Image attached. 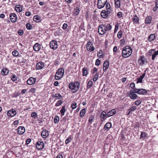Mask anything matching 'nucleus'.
Wrapping results in <instances>:
<instances>
[{
	"label": "nucleus",
	"mask_w": 158,
	"mask_h": 158,
	"mask_svg": "<svg viewBox=\"0 0 158 158\" xmlns=\"http://www.w3.org/2000/svg\"><path fill=\"white\" fill-rule=\"evenodd\" d=\"M50 48L53 49H56L57 48V42L55 40L52 41L50 43Z\"/></svg>",
	"instance_id": "nucleus-8"
},
{
	"label": "nucleus",
	"mask_w": 158,
	"mask_h": 158,
	"mask_svg": "<svg viewBox=\"0 0 158 158\" xmlns=\"http://www.w3.org/2000/svg\"><path fill=\"white\" fill-rule=\"evenodd\" d=\"M41 45L38 43H35L33 46V49L36 51H39L41 48Z\"/></svg>",
	"instance_id": "nucleus-18"
},
{
	"label": "nucleus",
	"mask_w": 158,
	"mask_h": 158,
	"mask_svg": "<svg viewBox=\"0 0 158 158\" xmlns=\"http://www.w3.org/2000/svg\"><path fill=\"white\" fill-rule=\"evenodd\" d=\"M136 107L135 106H133L131 107V108L129 109L127 112V114L129 115L131 111H134L136 109Z\"/></svg>",
	"instance_id": "nucleus-20"
},
{
	"label": "nucleus",
	"mask_w": 158,
	"mask_h": 158,
	"mask_svg": "<svg viewBox=\"0 0 158 158\" xmlns=\"http://www.w3.org/2000/svg\"><path fill=\"white\" fill-rule=\"evenodd\" d=\"M35 78L31 77L27 80V83L29 85H32L35 83Z\"/></svg>",
	"instance_id": "nucleus-15"
},
{
	"label": "nucleus",
	"mask_w": 158,
	"mask_h": 158,
	"mask_svg": "<svg viewBox=\"0 0 158 158\" xmlns=\"http://www.w3.org/2000/svg\"><path fill=\"white\" fill-rule=\"evenodd\" d=\"M120 0L114 1L115 2V6L116 8H119L120 7Z\"/></svg>",
	"instance_id": "nucleus-32"
},
{
	"label": "nucleus",
	"mask_w": 158,
	"mask_h": 158,
	"mask_svg": "<svg viewBox=\"0 0 158 158\" xmlns=\"http://www.w3.org/2000/svg\"><path fill=\"white\" fill-rule=\"evenodd\" d=\"M147 134L145 132H141V135L140 136V138H145L147 136Z\"/></svg>",
	"instance_id": "nucleus-42"
},
{
	"label": "nucleus",
	"mask_w": 158,
	"mask_h": 158,
	"mask_svg": "<svg viewBox=\"0 0 158 158\" xmlns=\"http://www.w3.org/2000/svg\"><path fill=\"white\" fill-rule=\"evenodd\" d=\"M18 131V133L19 135H22L25 132V128L22 126L19 127L18 129H16Z\"/></svg>",
	"instance_id": "nucleus-9"
},
{
	"label": "nucleus",
	"mask_w": 158,
	"mask_h": 158,
	"mask_svg": "<svg viewBox=\"0 0 158 158\" xmlns=\"http://www.w3.org/2000/svg\"><path fill=\"white\" fill-rule=\"evenodd\" d=\"M59 117L57 116H55L54 119V123H55L56 124L58 123V122L59 121Z\"/></svg>",
	"instance_id": "nucleus-44"
},
{
	"label": "nucleus",
	"mask_w": 158,
	"mask_h": 158,
	"mask_svg": "<svg viewBox=\"0 0 158 158\" xmlns=\"http://www.w3.org/2000/svg\"><path fill=\"white\" fill-rule=\"evenodd\" d=\"M64 71L63 68H60L58 69L57 71L55 76V78L56 77L57 75H58L59 76V77H62L64 74Z\"/></svg>",
	"instance_id": "nucleus-6"
},
{
	"label": "nucleus",
	"mask_w": 158,
	"mask_h": 158,
	"mask_svg": "<svg viewBox=\"0 0 158 158\" xmlns=\"http://www.w3.org/2000/svg\"><path fill=\"white\" fill-rule=\"evenodd\" d=\"M68 27V25L67 23H64L63 26L62 28L64 30L66 29Z\"/></svg>",
	"instance_id": "nucleus-59"
},
{
	"label": "nucleus",
	"mask_w": 158,
	"mask_h": 158,
	"mask_svg": "<svg viewBox=\"0 0 158 158\" xmlns=\"http://www.w3.org/2000/svg\"><path fill=\"white\" fill-rule=\"evenodd\" d=\"M147 59L145 58L144 56H142L140 57L138 61L140 65H143L144 64L145 62H147Z\"/></svg>",
	"instance_id": "nucleus-10"
},
{
	"label": "nucleus",
	"mask_w": 158,
	"mask_h": 158,
	"mask_svg": "<svg viewBox=\"0 0 158 158\" xmlns=\"http://www.w3.org/2000/svg\"><path fill=\"white\" fill-rule=\"evenodd\" d=\"M141 103V100H138L136 101L135 102V103L136 105L137 106H138L139 105H140Z\"/></svg>",
	"instance_id": "nucleus-56"
},
{
	"label": "nucleus",
	"mask_w": 158,
	"mask_h": 158,
	"mask_svg": "<svg viewBox=\"0 0 158 158\" xmlns=\"http://www.w3.org/2000/svg\"><path fill=\"white\" fill-rule=\"evenodd\" d=\"M33 20L34 21L39 22L41 21L40 18L38 15H35L33 17Z\"/></svg>",
	"instance_id": "nucleus-28"
},
{
	"label": "nucleus",
	"mask_w": 158,
	"mask_h": 158,
	"mask_svg": "<svg viewBox=\"0 0 158 158\" xmlns=\"http://www.w3.org/2000/svg\"><path fill=\"white\" fill-rule=\"evenodd\" d=\"M151 51L154 52V53L153 54L155 56H156L158 54V50L156 52H154L155 50L154 49H152L151 50Z\"/></svg>",
	"instance_id": "nucleus-60"
},
{
	"label": "nucleus",
	"mask_w": 158,
	"mask_h": 158,
	"mask_svg": "<svg viewBox=\"0 0 158 158\" xmlns=\"http://www.w3.org/2000/svg\"><path fill=\"white\" fill-rule=\"evenodd\" d=\"M10 19L11 21L14 23L16 22L17 18L16 15L15 13H11L10 15Z\"/></svg>",
	"instance_id": "nucleus-12"
},
{
	"label": "nucleus",
	"mask_w": 158,
	"mask_h": 158,
	"mask_svg": "<svg viewBox=\"0 0 158 158\" xmlns=\"http://www.w3.org/2000/svg\"><path fill=\"white\" fill-rule=\"evenodd\" d=\"M101 25L99 26L98 31L99 34L101 35H103L106 32L104 30V29L102 27H101Z\"/></svg>",
	"instance_id": "nucleus-16"
},
{
	"label": "nucleus",
	"mask_w": 158,
	"mask_h": 158,
	"mask_svg": "<svg viewBox=\"0 0 158 158\" xmlns=\"http://www.w3.org/2000/svg\"><path fill=\"white\" fill-rule=\"evenodd\" d=\"M44 63L41 62L38 63L36 64V67L38 69H42L44 66Z\"/></svg>",
	"instance_id": "nucleus-27"
},
{
	"label": "nucleus",
	"mask_w": 158,
	"mask_h": 158,
	"mask_svg": "<svg viewBox=\"0 0 158 158\" xmlns=\"http://www.w3.org/2000/svg\"><path fill=\"white\" fill-rule=\"evenodd\" d=\"M49 132L46 130L44 129L43 130L41 133L42 137L43 138H46L49 135Z\"/></svg>",
	"instance_id": "nucleus-13"
},
{
	"label": "nucleus",
	"mask_w": 158,
	"mask_h": 158,
	"mask_svg": "<svg viewBox=\"0 0 158 158\" xmlns=\"http://www.w3.org/2000/svg\"><path fill=\"white\" fill-rule=\"evenodd\" d=\"M85 108H84L82 109L80 111V115L81 117L84 116V114H85Z\"/></svg>",
	"instance_id": "nucleus-35"
},
{
	"label": "nucleus",
	"mask_w": 158,
	"mask_h": 158,
	"mask_svg": "<svg viewBox=\"0 0 158 158\" xmlns=\"http://www.w3.org/2000/svg\"><path fill=\"white\" fill-rule=\"evenodd\" d=\"M117 16L118 18L121 17L122 16V14L121 12H119L117 14Z\"/></svg>",
	"instance_id": "nucleus-58"
},
{
	"label": "nucleus",
	"mask_w": 158,
	"mask_h": 158,
	"mask_svg": "<svg viewBox=\"0 0 158 158\" xmlns=\"http://www.w3.org/2000/svg\"><path fill=\"white\" fill-rule=\"evenodd\" d=\"M111 126L112 125L110 123H107L104 126L103 130H104V131L106 130H108L111 127Z\"/></svg>",
	"instance_id": "nucleus-19"
},
{
	"label": "nucleus",
	"mask_w": 158,
	"mask_h": 158,
	"mask_svg": "<svg viewBox=\"0 0 158 158\" xmlns=\"http://www.w3.org/2000/svg\"><path fill=\"white\" fill-rule=\"evenodd\" d=\"M20 5H16L15 7V10L17 12H21L22 11V7Z\"/></svg>",
	"instance_id": "nucleus-24"
},
{
	"label": "nucleus",
	"mask_w": 158,
	"mask_h": 158,
	"mask_svg": "<svg viewBox=\"0 0 158 158\" xmlns=\"http://www.w3.org/2000/svg\"><path fill=\"white\" fill-rule=\"evenodd\" d=\"M9 72V70L7 69H2L1 73L3 75H6Z\"/></svg>",
	"instance_id": "nucleus-29"
},
{
	"label": "nucleus",
	"mask_w": 158,
	"mask_h": 158,
	"mask_svg": "<svg viewBox=\"0 0 158 158\" xmlns=\"http://www.w3.org/2000/svg\"><path fill=\"white\" fill-rule=\"evenodd\" d=\"M18 33L19 35H22L23 33V31L22 29H19L18 31Z\"/></svg>",
	"instance_id": "nucleus-52"
},
{
	"label": "nucleus",
	"mask_w": 158,
	"mask_h": 158,
	"mask_svg": "<svg viewBox=\"0 0 158 158\" xmlns=\"http://www.w3.org/2000/svg\"><path fill=\"white\" fill-rule=\"evenodd\" d=\"M72 140V137L71 136H69L66 140L65 143L66 144L69 143Z\"/></svg>",
	"instance_id": "nucleus-36"
},
{
	"label": "nucleus",
	"mask_w": 158,
	"mask_h": 158,
	"mask_svg": "<svg viewBox=\"0 0 158 158\" xmlns=\"http://www.w3.org/2000/svg\"><path fill=\"white\" fill-rule=\"evenodd\" d=\"M155 38V35L154 34L150 35L148 37V40L149 42L153 41Z\"/></svg>",
	"instance_id": "nucleus-26"
},
{
	"label": "nucleus",
	"mask_w": 158,
	"mask_h": 158,
	"mask_svg": "<svg viewBox=\"0 0 158 158\" xmlns=\"http://www.w3.org/2000/svg\"><path fill=\"white\" fill-rule=\"evenodd\" d=\"M101 16L103 18H106L108 16L107 14L106 13V10H102L101 13Z\"/></svg>",
	"instance_id": "nucleus-25"
},
{
	"label": "nucleus",
	"mask_w": 158,
	"mask_h": 158,
	"mask_svg": "<svg viewBox=\"0 0 158 158\" xmlns=\"http://www.w3.org/2000/svg\"><path fill=\"white\" fill-rule=\"evenodd\" d=\"M100 64V60L98 59H97L96 60L95 65L98 66Z\"/></svg>",
	"instance_id": "nucleus-57"
},
{
	"label": "nucleus",
	"mask_w": 158,
	"mask_h": 158,
	"mask_svg": "<svg viewBox=\"0 0 158 158\" xmlns=\"http://www.w3.org/2000/svg\"><path fill=\"white\" fill-rule=\"evenodd\" d=\"M88 73V69L86 67H84L83 69L82 74L83 76H86Z\"/></svg>",
	"instance_id": "nucleus-31"
},
{
	"label": "nucleus",
	"mask_w": 158,
	"mask_h": 158,
	"mask_svg": "<svg viewBox=\"0 0 158 158\" xmlns=\"http://www.w3.org/2000/svg\"><path fill=\"white\" fill-rule=\"evenodd\" d=\"M55 97L56 99H60L62 98L63 97L59 93L55 94Z\"/></svg>",
	"instance_id": "nucleus-34"
},
{
	"label": "nucleus",
	"mask_w": 158,
	"mask_h": 158,
	"mask_svg": "<svg viewBox=\"0 0 158 158\" xmlns=\"http://www.w3.org/2000/svg\"><path fill=\"white\" fill-rule=\"evenodd\" d=\"M116 112V110L115 109H112L107 113V115L108 116V117L112 116Z\"/></svg>",
	"instance_id": "nucleus-21"
},
{
	"label": "nucleus",
	"mask_w": 158,
	"mask_h": 158,
	"mask_svg": "<svg viewBox=\"0 0 158 158\" xmlns=\"http://www.w3.org/2000/svg\"><path fill=\"white\" fill-rule=\"evenodd\" d=\"M26 27L27 29L30 30L32 29V26L29 23H27L26 25Z\"/></svg>",
	"instance_id": "nucleus-41"
},
{
	"label": "nucleus",
	"mask_w": 158,
	"mask_h": 158,
	"mask_svg": "<svg viewBox=\"0 0 158 158\" xmlns=\"http://www.w3.org/2000/svg\"><path fill=\"white\" fill-rule=\"evenodd\" d=\"M94 119V117L93 115H91L89 118V123L90 124H92L93 120Z\"/></svg>",
	"instance_id": "nucleus-40"
},
{
	"label": "nucleus",
	"mask_w": 158,
	"mask_h": 158,
	"mask_svg": "<svg viewBox=\"0 0 158 158\" xmlns=\"http://www.w3.org/2000/svg\"><path fill=\"white\" fill-rule=\"evenodd\" d=\"M66 111L65 109V106H64L62 107L61 110H60V113H61V114L62 115H64V112H65Z\"/></svg>",
	"instance_id": "nucleus-37"
},
{
	"label": "nucleus",
	"mask_w": 158,
	"mask_h": 158,
	"mask_svg": "<svg viewBox=\"0 0 158 158\" xmlns=\"http://www.w3.org/2000/svg\"><path fill=\"white\" fill-rule=\"evenodd\" d=\"M77 107V103L74 102L71 105V107L72 109H74L76 108Z\"/></svg>",
	"instance_id": "nucleus-54"
},
{
	"label": "nucleus",
	"mask_w": 158,
	"mask_h": 158,
	"mask_svg": "<svg viewBox=\"0 0 158 158\" xmlns=\"http://www.w3.org/2000/svg\"><path fill=\"white\" fill-rule=\"evenodd\" d=\"M146 75V73H143L142 75L139 78H137V83H142V80L144 77Z\"/></svg>",
	"instance_id": "nucleus-22"
},
{
	"label": "nucleus",
	"mask_w": 158,
	"mask_h": 158,
	"mask_svg": "<svg viewBox=\"0 0 158 158\" xmlns=\"http://www.w3.org/2000/svg\"><path fill=\"white\" fill-rule=\"evenodd\" d=\"M106 10H108L110 9V6L109 2H106Z\"/></svg>",
	"instance_id": "nucleus-55"
},
{
	"label": "nucleus",
	"mask_w": 158,
	"mask_h": 158,
	"mask_svg": "<svg viewBox=\"0 0 158 158\" xmlns=\"http://www.w3.org/2000/svg\"><path fill=\"white\" fill-rule=\"evenodd\" d=\"M63 103V102L62 100H59L57 101L55 104L56 106H58L61 105Z\"/></svg>",
	"instance_id": "nucleus-45"
},
{
	"label": "nucleus",
	"mask_w": 158,
	"mask_h": 158,
	"mask_svg": "<svg viewBox=\"0 0 158 158\" xmlns=\"http://www.w3.org/2000/svg\"><path fill=\"white\" fill-rule=\"evenodd\" d=\"M93 84L92 81H89L87 83V88L88 89H89L90 88Z\"/></svg>",
	"instance_id": "nucleus-39"
},
{
	"label": "nucleus",
	"mask_w": 158,
	"mask_h": 158,
	"mask_svg": "<svg viewBox=\"0 0 158 158\" xmlns=\"http://www.w3.org/2000/svg\"><path fill=\"white\" fill-rule=\"evenodd\" d=\"M141 91H140V94L144 95L146 94L147 92L146 90L143 89H141Z\"/></svg>",
	"instance_id": "nucleus-38"
},
{
	"label": "nucleus",
	"mask_w": 158,
	"mask_h": 158,
	"mask_svg": "<svg viewBox=\"0 0 158 158\" xmlns=\"http://www.w3.org/2000/svg\"><path fill=\"white\" fill-rule=\"evenodd\" d=\"M98 75L99 73H96V74L94 76L93 78V80L94 81H95L97 80Z\"/></svg>",
	"instance_id": "nucleus-43"
},
{
	"label": "nucleus",
	"mask_w": 158,
	"mask_h": 158,
	"mask_svg": "<svg viewBox=\"0 0 158 158\" xmlns=\"http://www.w3.org/2000/svg\"><path fill=\"white\" fill-rule=\"evenodd\" d=\"M135 92L134 90L130 91V94H129L130 97L132 99H135L137 98L138 95L135 94Z\"/></svg>",
	"instance_id": "nucleus-11"
},
{
	"label": "nucleus",
	"mask_w": 158,
	"mask_h": 158,
	"mask_svg": "<svg viewBox=\"0 0 158 158\" xmlns=\"http://www.w3.org/2000/svg\"><path fill=\"white\" fill-rule=\"evenodd\" d=\"M31 116L34 118H36L37 117V113L35 112H32L31 114Z\"/></svg>",
	"instance_id": "nucleus-46"
},
{
	"label": "nucleus",
	"mask_w": 158,
	"mask_h": 158,
	"mask_svg": "<svg viewBox=\"0 0 158 158\" xmlns=\"http://www.w3.org/2000/svg\"><path fill=\"white\" fill-rule=\"evenodd\" d=\"M19 123V121L18 120H16L14 121L13 123V124L15 125H17Z\"/></svg>",
	"instance_id": "nucleus-63"
},
{
	"label": "nucleus",
	"mask_w": 158,
	"mask_h": 158,
	"mask_svg": "<svg viewBox=\"0 0 158 158\" xmlns=\"http://www.w3.org/2000/svg\"><path fill=\"white\" fill-rule=\"evenodd\" d=\"M122 31H119L117 34V37L119 39L121 38V37H122Z\"/></svg>",
	"instance_id": "nucleus-51"
},
{
	"label": "nucleus",
	"mask_w": 158,
	"mask_h": 158,
	"mask_svg": "<svg viewBox=\"0 0 158 158\" xmlns=\"http://www.w3.org/2000/svg\"><path fill=\"white\" fill-rule=\"evenodd\" d=\"M139 18L137 16L135 15L133 16V20L134 23H137L139 22Z\"/></svg>",
	"instance_id": "nucleus-30"
},
{
	"label": "nucleus",
	"mask_w": 158,
	"mask_h": 158,
	"mask_svg": "<svg viewBox=\"0 0 158 158\" xmlns=\"http://www.w3.org/2000/svg\"><path fill=\"white\" fill-rule=\"evenodd\" d=\"M101 117L103 120H105L106 118L108 117V116L107 115V114H106V112L102 111L101 114Z\"/></svg>",
	"instance_id": "nucleus-23"
},
{
	"label": "nucleus",
	"mask_w": 158,
	"mask_h": 158,
	"mask_svg": "<svg viewBox=\"0 0 158 158\" xmlns=\"http://www.w3.org/2000/svg\"><path fill=\"white\" fill-rule=\"evenodd\" d=\"M31 142V139H27L26 141V143L27 144H28Z\"/></svg>",
	"instance_id": "nucleus-62"
},
{
	"label": "nucleus",
	"mask_w": 158,
	"mask_h": 158,
	"mask_svg": "<svg viewBox=\"0 0 158 158\" xmlns=\"http://www.w3.org/2000/svg\"><path fill=\"white\" fill-rule=\"evenodd\" d=\"M44 146V144L42 141H39L36 143V147L38 150H42Z\"/></svg>",
	"instance_id": "nucleus-5"
},
{
	"label": "nucleus",
	"mask_w": 158,
	"mask_h": 158,
	"mask_svg": "<svg viewBox=\"0 0 158 158\" xmlns=\"http://www.w3.org/2000/svg\"><path fill=\"white\" fill-rule=\"evenodd\" d=\"M107 2V0H98L97 6L98 8L101 9L103 8Z\"/></svg>",
	"instance_id": "nucleus-3"
},
{
	"label": "nucleus",
	"mask_w": 158,
	"mask_h": 158,
	"mask_svg": "<svg viewBox=\"0 0 158 158\" xmlns=\"http://www.w3.org/2000/svg\"><path fill=\"white\" fill-rule=\"evenodd\" d=\"M12 53L13 56H18L19 54V52L16 50H15L13 51Z\"/></svg>",
	"instance_id": "nucleus-47"
},
{
	"label": "nucleus",
	"mask_w": 158,
	"mask_h": 158,
	"mask_svg": "<svg viewBox=\"0 0 158 158\" xmlns=\"http://www.w3.org/2000/svg\"><path fill=\"white\" fill-rule=\"evenodd\" d=\"M101 27H102L104 30L106 31H110L112 27L109 24L105 23L101 24Z\"/></svg>",
	"instance_id": "nucleus-7"
},
{
	"label": "nucleus",
	"mask_w": 158,
	"mask_h": 158,
	"mask_svg": "<svg viewBox=\"0 0 158 158\" xmlns=\"http://www.w3.org/2000/svg\"><path fill=\"white\" fill-rule=\"evenodd\" d=\"M109 65V62L108 60L105 61L103 64V71L104 72L106 71Z\"/></svg>",
	"instance_id": "nucleus-14"
},
{
	"label": "nucleus",
	"mask_w": 158,
	"mask_h": 158,
	"mask_svg": "<svg viewBox=\"0 0 158 158\" xmlns=\"http://www.w3.org/2000/svg\"><path fill=\"white\" fill-rule=\"evenodd\" d=\"M86 48L88 51L90 52H93L95 49L94 47L93 46V43L90 40L88 41L87 44Z\"/></svg>",
	"instance_id": "nucleus-4"
},
{
	"label": "nucleus",
	"mask_w": 158,
	"mask_h": 158,
	"mask_svg": "<svg viewBox=\"0 0 158 158\" xmlns=\"http://www.w3.org/2000/svg\"><path fill=\"white\" fill-rule=\"evenodd\" d=\"M135 92V93H137L138 94H140V91H141V89H137L136 88L135 89H134L133 90Z\"/></svg>",
	"instance_id": "nucleus-49"
},
{
	"label": "nucleus",
	"mask_w": 158,
	"mask_h": 158,
	"mask_svg": "<svg viewBox=\"0 0 158 158\" xmlns=\"http://www.w3.org/2000/svg\"><path fill=\"white\" fill-rule=\"evenodd\" d=\"M35 88H32L31 89H30V92H31L32 93H34L35 92Z\"/></svg>",
	"instance_id": "nucleus-64"
},
{
	"label": "nucleus",
	"mask_w": 158,
	"mask_h": 158,
	"mask_svg": "<svg viewBox=\"0 0 158 158\" xmlns=\"http://www.w3.org/2000/svg\"><path fill=\"white\" fill-rule=\"evenodd\" d=\"M101 52H102V50H100L99 51L97 55L98 56L99 58L103 57L104 56V54L103 53L101 55H100Z\"/></svg>",
	"instance_id": "nucleus-48"
},
{
	"label": "nucleus",
	"mask_w": 158,
	"mask_h": 158,
	"mask_svg": "<svg viewBox=\"0 0 158 158\" xmlns=\"http://www.w3.org/2000/svg\"><path fill=\"white\" fill-rule=\"evenodd\" d=\"M132 50L130 47L126 46L124 48L122 52V55L123 57H127L131 55Z\"/></svg>",
	"instance_id": "nucleus-2"
},
{
	"label": "nucleus",
	"mask_w": 158,
	"mask_h": 158,
	"mask_svg": "<svg viewBox=\"0 0 158 158\" xmlns=\"http://www.w3.org/2000/svg\"><path fill=\"white\" fill-rule=\"evenodd\" d=\"M130 87L132 89H135V84L134 83L132 82L131 83L130 85Z\"/></svg>",
	"instance_id": "nucleus-53"
},
{
	"label": "nucleus",
	"mask_w": 158,
	"mask_h": 158,
	"mask_svg": "<svg viewBox=\"0 0 158 158\" xmlns=\"http://www.w3.org/2000/svg\"><path fill=\"white\" fill-rule=\"evenodd\" d=\"M16 114V111L14 110H10L7 113V115L9 116L13 117Z\"/></svg>",
	"instance_id": "nucleus-17"
},
{
	"label": "nucleus",
	"mask_w": 158,
	"mask_h": 158,
	"mask_svg": "<svg viewBox=\"0 0 158 158\" xmlns=\"http://www.w3.org/2000/svg\"><path fill=\"white\" fill-rule=\"evenodd\" d=\"M68 87L69 89L74 90L73 93H75L79 90L80 87V83L78 81L74 83H70Z\"/></svg>",
	"instance_id": "nucleus-1"
},
{
	"label": "nucleus",
	"mask_w": 158,
	"mask_h": 158,
	"mask_svg": "<svg viewBox=\"0 0 158 158\" xmlns=\"http://www.w3.org/2000/svg\"><path fill=\"white\" fill-rule=\"evenodd\" d=\"M98 71V69L96 68H94L93 69V74L96 73H97V72Z\"/></svg>",
	"instance_id": "nucleus-61"
},
{
	"label": "nucleus",
	"mask_w": 158,
	"mask_h": 158,
	"mask_svg": "<svg viewBox=\"0 0 158 158\" xmlns=\"http://www.w3.org/2000/svg\"><path fill=\"white\" fill-rule=\"evenodd\" d=\"M152 20V18L149 16L147 17L145 19V23L149 24L151 23Z\"/></svg>",
	"instance_id": "nucleus-33"
},
{
	"label": "nucleus",
	"mask_w": 158,
	"mask_h": 158,
	"mask_svg": "<svg viewBox=\"0 0 158 158\" xmlns=\"http://www.w3.org/2000/svg\"><path fill=\"white\" fill-rule=\"evenodd\" d=\"M17 77L15 75H13L11 77V79L14 81L17 80Z\"/></svg>",
	"instance_id": "nucleus-50"
}]
</instances>
